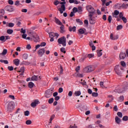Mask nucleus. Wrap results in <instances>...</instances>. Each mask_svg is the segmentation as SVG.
<instances>
[{
	"mask_svg": "<svg viewBox=\"0 0 128 128\" xmlns=\"http://www.w3.org/2000/svg\"><path fill=\"white\" fill-rule=\"evenodd\" d=\"M8 70L12 71L14 70V67L12 66H9L8 67Z\"/></svg>",
	"mask_w": 128,
	"mask_h": 128,
	"instance_id": "obj_51",
	"label": "nucleus"
},
{
	"mask_svg": "<svg viewBox=\"0 0 128 128\" xmlns=\"http://www.w3.org/2000/svg\"><path fill=\"white\" fill-rule=\"evenodd\" d=\"M98 96V92H94L92 93V96H94V98H96Z\"/></svg>",
	"mask_w": 128,
	"mask_h": 128,
	"instance_id": "obj_35",
	"label": "nucleus"
},
{
	"mask_svg": "<svg viewBox=\"0 0 128 128\" xmlns=\"http://www.w3.org/2000/svg\"><path fill=\"white\" fill-rule=\"evenodd\" d=\"M122 120H124V122H128V116H124L122 118Z\"/></svg>",
	"mask_w": 128,
	"mask_h": 128,
	"instance_id": "obj_32",
	"label": "nucleus"
},
{
	"mask_svg": "<svg viewBox=\"0 0 128 128\" xmlns=\"http://www.w3.org/2000/svg\"><path fill=\"white\" fill-rule=\"evenodd\" d=\"M26 48H27V50H30V48H32V46H30V44H28L26 46Z\"/></svg>",
	"mask_w": 128,
	"mask_h": 128,
	"instance_id": "obj_61",
	"label": "nucleus"
},
{
	"mask_svg": "<svg viewBox=\"0 0 128 128\" xmlns=\"http://www.w3.org/2000/svg\"><path fill=\"white\" fill-rule=\"evenodd\" d=\"M94 54H88L87 58H94Z\"/></svg>",
	"mask_w": 128,
	"mask_h": 128,
	"instance_id": "obj_29",
	"label": "nucleus"
},
{
	"mask_svg": "<svg viewBox=\"0 0 128 128\" xmlns=\"http://www.w3.org/2000/svg\"><path fill=\"white\" fill-rule=\"evenodd\" d=\"M48 104H52V102H54V98H51L50 99H49L48 101Z\"/></svg>",
	"mask_w": 128,
	"mask_h": 128,
	"instance_id": "obj_48",
	"label": "nucleus"
},
{
	"mask_svg": "<svg viewBox=\"0 0 128 128\" xmlns=\"http://www.w3.org/2000/svg\"><path fill=\"white\" fill-rule=\"evenodd\" d=\"M117 116H119V118H122V113L121 112H118L117 113Z\"/></svg>",
	"mask_w": 128,
	"mask_h": 128,
	"instance_id": "obj_45",
	"label": "nucleus"
},
{
	"mask_svg": "<svg viewBox=\"0 0 128 128\" xmlns=\"http://www.w3.org/2000/svg\"><path fill=\"white\" fill-rule=\"evenodd\" d=\"M8 98H10L11 100H14V96L9 95Z\"/></svg>",
	"mask_w": 128,
	"mask_h": 128,
	"instance_id": "obj_62",
	"label": "nucleus"
},
{
	"mask_svg": "<svg viewBox=\"0 0 128 128\" xmlns=\"http://www.w3.org/2000/svg\"><path fill=\"white\" fill-rule=\"evenodd\" d=\"M31 80H32L36 81L38 80V76L34 75L32 77Z\"/></svg>",
	"mask_w": 128,
	"mask_h": 128,
	"instance_id": "obj_25",
	"label": "nucleus"
},
{
	"mask_svg": "<svg viewBox=\"0 0 128 128\" xmlns=\"http://www.w3.org/2000/svg\"><path fill=\"white\" fill-rule=\"evenodd\" d=\"M120 64L122 66H126V62L124 61H122L120 62Z\"/></svg>",
	"mask_w": 128,
	"mask_h": 128,
	"instance_id": "obj_56",
	"label": "nucleus"
},
{
	"mask_svg": "<svg viewBox=\"0 0 128 128\" xmlns=\"http://www.w3.org/2000/svg\"><path fill=\"white\" fill-rule=\"evenodd\" d=\"M121 19L122 20H123L124 24H126L128 20H126V17H122V18H121Z\"/></svg>",
	"mask_w": 128,
	"mask_h": 128,
	"instance_id": "obj_37",
	"label": "nucleus"
},
{
	"mask_svg": "<svg viewBox=\"0 0 128 128\" xmlns=\"http://www.w3.org/2000/svg\"><path fill=\"white\" fill-rule=\"evenodd\" d=\"M34 84L32 82H30L28 84V86L30 88H34Z\"/></svg>",
	"mask_w": 128,
	"mask_h": 128,
	"instance_id": "obj_27",
	"label": "nucleus"
},
{
	"mask_svg": "<svg viewBox=\"0 0 128 128\" xmlns=\"http://www.w3.org/2000/svg\"><path fill=\"white\" fill-rule=\"evenodd\" d=\"M13 62L16 66H18V64H20V60L18 58L15 59L13 60Z\"/></svg>",
	"mask_w": 128,
	"mask_h": 128,
	"instance_id": "obj_19",
	"label": "nucleus"
},
{
	"mask_svg": "<svg viewBox=\"0 0 128 128\" xmlns=\"http://www.w3.org/2000/svg\"><path fill=\"white\" fill-rule=\"evenodd\" d=\"M80 70V66H78L76 68L75 70L76 72H78V70Z\"/></svg>",
	"mask_w": 128,
	"mask_h": 128,
	"instance_id": "obj_55",
	"label": "nucleus"
},
{
	"mask_svg": "<svg viewBox=\"0 0 128 128\" xmlns=\"http://www.w3.org/2000/svg\"><path fill=\"white\" fill-rule=\"evenodd\" d=\"M14 26V23H9L8 26H9V28H13Z\"/></svg>",
	"mask_w": 128,
	"mask_h": 128,
	"instance_id": "obj_54",
	"label": "nucleus"
},
{
	"mask_svg": "<svg viewBox=\"0 0 128 128\" xmlns=\"http://www.w3.org/2000/svg\"><path fill=\"white\" fill-rule=\"evenodd\" d=\"M46 42H42L40 45L41 46H46Z\"/></svg>",
	"mask_w": 128,
	"mask_h": 128,
	"instance_id": "obj_63",
	"label": "nucleus"
},
{
	"mask_svg": "<svg viewBox=\"0 0 128 128\" xmlns=\"http://www.w3.org/2000/svg\"><path fill=\"white\" fill-rule=\"evenodd\" d=\"M44 52H46V50H44V48H42L38 51V54L39 56L42 57L44 54Z\"/></svg>",
	"mask_w": 128,
	"mask_h": 128,
	"instance_id": "obj_8",
	"label": "nucleus"
},
{
	"mask_svg": "<svg viewBox=\"0 0 128 128\" xmlns=\"http://www.w3.org/2000/svg\"><path fill=\"white\" fill-rule=\"evenodd\" d=\"M86 128H94V127L92 126V125L90 124V125L88 126Z\"/></svg>",
	"mask_w": 128,
	"mask_h": 128,
	"instance_id": "obj_64",
	"label": "nucleus"
},
{
	"mask_svg": "<svg viewBox=\"0 0 128 128\" xmlns=\"http://www.w3.org/2000/svg\"><path fill=\"white\" fill-rule=\"evenodd\" d=\"M26 124H28V125L32 124V120H27L26 122Z\"/></svg>",
	"mask_w": 128,
	"mask_h": 128,
	"instance_id": "obj_47",
	"label": "nucleus"
},
{
	"mask_svg": "<svg viewBox=\"0 0 128 128\" xmlns=\"http://www.w3.org/2000/svg\"><path fill=\"white\" fill-rule=\"evenodd\" d=\"M55 20V22L56 24H58V26H62V22L58 20V18H56V17L54 18Z\"/></svg>",
	"mask_w": 128,
	"mask_h": 128,
	"instance_id": "obj_16",
	"label": "nucleus"
},
{
	"mask_svg": "<svg viewBox=\"0 0 128 128\" xmlns=\"http://www.w3.org/2000/svg\"><path fill=\"white\" fill-rule=\"evenodd\" d=\"M76 22L79 24H82V20H80V19H76Z\"/></svg>",
	"mask_w": 128,
	"mask_h": 128,
	"instance_id": "obj_33",
	"label": "nucleus"
},
{
	"mask_svg": "<svg viewBox=\"0 0 128 128\" xmlns=\"http://www.w3.org/2000/svg\"><path fill=\"white\" fill-rule=\"evenodd\" d=\"M7 34H12L14 32V30H10V29H8L7 30Z\"/></svg>",
	"mask_w": 128,
	"mask_h": 128,
	"instance_id": "obj_30",
	"label": "nucleus"
},
{
	"mask_svg": "<svg viewBox=\"0 0 128 128\" xmlns=\"http://www.w3.org/2000/svg\"><path fill=\"white\" fill-rule=\"evenodd\" d=\"M120 102H123L124 100V96H121L119 98Z\"/></svg>",
	"mask_w": 128,
	"mask_h": 128,
	"instance_id": "obj_43",
	"label": "nucleus"
},
{
	"mask_svg": "<svg viewBox=\"0 0 128 128\" xmlns=\"http://www.w3.org/2000/svg\"><path fill=\"white\" fill-rule=\"evenodd\" d=\"M102 50H97V54H98V56H102Z\"/></svg>",
	"mask_w": 128,
	"mask_h": 128,
	"instance_id": "obj_22",
	"label": "nucleus"
},
{
	"mask_svg": "<svg viewBox=\"0 0 128 128\" xmlns=\"http://www.w3.org/2000/svg\"><path fill=\"white\" fill-rule=\"evenodd\" d=\"M115 122L116 124H120V118L118 116H116L115 118Z\"/></svg>",
	"mask_w": 128,
	"mask_h": 128,
	"instance_id": "obj_20",
	"label": "nucleus"
},
{
	"mask_svg": "<svg viewBox=\"0 0 128 128\" xmlns=\"http://www.w3.org/2000/svg\"><path fill=\"white\" fill-rule=\"evenodd\" d=\"M4 10L2 9L0 10V14H1V16H4Z\"/></svg>",
	"mask_w": 128,
	"mask_h": 128,
	"instance_id": "obj_41",
	"label": "nucleus"
},
{
	"mask_svg": "<svg viewBox=\"0 0 128 128\" xmlns=\"http://www.w3.org/2000/svg\"><path fill=\"white\" fill-rule=\"evenodd\" d=\"M112 14H115L116 16H118V14H120V12H118V10H115L114 11V13H112Z\"/></svg>",
	"mask_w": 128,
	"mask_h": 128,
	"instance_id": "obj_38",
	"label": "nucleus"
},
{
	"mask_svg": "<svg viewBox=\"0 0 128 128\" xmlns=\"http://www.w3.org/2000/svg\"><path fill=\"white\" fill-rule=\"evenodd\" d=\"M112 16H109L108 18V20L110 24L112 22Z\"/></svg>",
	"mask_w": 128,
	"mask_h": 128,
	"instance_id": "obj_36",
	"label": "nucleus"
},
{
	"mask_svg": "<svg viewBox=\"0 0 128 128\" xmlns=\"http://www.w3.org/2000/svg\"><path fill=\"white\" fill-rule=\"evenodd\" d=\"M14 5L16 6H20V1L19 0H16V2H14Z\"/></svg>",
	"mask_w": 128,
	"mask_h": 128,
	"instance_id": "obj_52",
	"label": "nucleus"
},
{
	"mask_svg": "<svg viewBox=\"0 0 128 128\" xmlns=\"http://www.w3.org/2000/svg\"><path fill=\"white\" fill-rule=\"evenodd\" d=\"M60 2L58 0H55L54 2V6H58V4H60Z\"/></svg>",
	"mask_w": 128,
	"mask_h": 128,
	"instance_id": "obj_40",
	"label": "nucleus"
},
{
	"mask_svg": "<svg viewBox=\"0 0 128 128\" xmlns=\"http://www.w3.org/2000/svg\"><path fill=\"white\" fill-rule=\"evenodd\" d=\"M18 72H24V67H21L20 70L18 71Z\"/></svg>",
	"mask_w": 128,
	"mask_h": 128,
	"instance_id": "obj_34",
	"label": "nucleus"
},
{
	"mask_svg": "<svg viewBox=\"0 0 128 128\" xmlns=\"http://www.w3.org/2000/svg\"><path fill=\"white\" fill-rule=\"evenodd\" d=\"M110 40H118V35H116L114 36V34H111L110 35Z\"/></svg>",
	"mask_w": 128,
	"mask_h": 128,
	"instance_id": "obj_14",
	"label": "nucleus"
},
{
	"mask_svg": "<svg viewBox=\"0 0 128 128\" xmlns=\"http://www.w3.org/2000/svg\"><path fill=\"white\" fill-rule=\"evenodd\" d=\"M86 8L88 12H89L88 16L89 14H96V10H94V7H92V6H86Z\"/></svg>",
	"mask_w": 128,
	"mask_h": 128,
	"instance_id": "obj_4",
	"label": "nucleus"
},
{
	"mask_svg": "<svg viewBox=\"0 0 128 128\" xmlns=\"http://www.w3.org/2000/svg\"><path fill=\"white\" fill-rule=\"evenodd\" d=\"M74 94L76 96H80L82 94V92H80V91H76Z\"/></svg>",
	"mask_w": 128,
	"mask_h": 128,
	"instance_id": "obj_26",
	"label": "nucleus"
},
{
	"mask_svg": "<svg viewBox=\"0 0 128 128\" xmlns=\"http://www.w3.org/2000/svg\"><path fill=\"white\" fill-rule=\"evenodd\" d=\"M38 104H40V101H38V100H36L34 101V102L31 103L30 106L32 108H36V106H38Z\"/></svg>",
	"mask_w": 128,
	"mask_h": 128,
	"instance_id": "obj_9",
	"label": "nucleus"
},
{
	"mask_svg": "<svg viewBox=\"0 0 128 128\" xmlns=\"http://www.w3.org/2000/svg\"><path fill=\"white\" fill-rule=\"evenodd\" d=\"M5 10L7 12H14V7L12 6H7L5 7Z\"/></svg>",
	"mask_w": 128,
	"mask_h": 128,
	"instance_id": "obj_10",
	"label": "nucleus"
},
{
	"mask_svg": "<svg viewBox=\"0 0 128 128\" xmlns=\"http://www.w3.org/2000/svg\"><path fill=\"white\" fill-rule=\"evenodd\" d=\"M22 58L24 60H27L28 59V54H24Z\"/></svg>",
	"mask_w": 128,
	"mask_h": 128,
	"instance_id": "obj_49",
	"label": "nucleus"
},
{
	"mask_svg": "<svg viewBox=\"0 0 128 128\" xmlns=\"http://www.w3.org/2000/svg\"><path fill=\"white\" fill-rule=\"evenodd\" d=\"M60 52H63L64 54H66V48H62L60 49Z\"/></svg>",
	"mask_w": 128,
	"mask_h": 128,
	"instance_id": "obj_44",
	"label": "nucleus"
},
{
	"mask_svg": "<svg viewBox=\"0 0 128 128\" xmlns=\"http://www.w3.org/2000/svg\"><path fill=\"white\" fill-rule=\"evenodd\" d=\"M24 114L26 116H30V111L26 110V111L24 112Z\"/></svg>",
	"mask_w": 128,
	"mask_h": 128,
	"instance_id": "obj_42",
	"label": "nucleus"
},
{
	"mask_svg": "<svg viewBox=\"0 0 128 128\" xmlns=\"http://www.w3.org/2000/svg\"><path fill=\"white\" fill-rule=\"evenodd\" d=\"M100 84L102 88H106V86H104V82H100Z\"/></svg>",
	"mask_w": 128,
	"mask_h": 128,
	"instance_id": "obj_46",
	"label": "nucleus"
},
{
	"mask_svg": "<svg viewBox=\"0 0 128 128\" xmlns=\"http://www.w3.org/2000/svg\"><path fill=\"white\" fill-rule=\"evenodd\" d=\"M66 4V2L65 1H63V2H60V4H62V6H61L60 8H58V10L60 12V14H64V12L66 10V6H64Z\"/></svg>",
	"mask_w": 128,
	"mask_h": 128,
	"instance_id": "obj_6",
	"label": "nucleus"
},
{
	"mask_svg": "<svg viewBox=\"0 0 128 128\" xmlns=\"http://www.w3.org/2000/svg\"><path fill=\"white\" fill-rule=\"evenodd\" d=\"M58 42L59 44H62L63 46H66V38L65 36L61 37L58 40Z\"/></svg>",
	"mask_w": 128,
	"mask_h": 128,
	"instance_id": "obj_2",
	"label": "nucleus"
},
{
	"mask_svg": "<svg viewBox=\"0 0 128 128\" xmlns=\"http://www.w3.org/2000/svg\"><path fill=\"white\" fill-rule=\"evenodd\" d=\"M68 30L70 32H76V26H74L73 27L69 26Z\"/></svg>",
	"mask_w": 128,
	"mask_h": 128,
	"instance_id": "obj_18",
	"label": "nucleus"
},
{
	"mask_svg": "<svg viewBox=\"0 0 128 128\" xmlns=\"http://www.w3.org/2000/svg\"><path fill=\"white\" fill-rule=\"evenodd\" d=\"M78 32L80 34H84V30L82 28L79 29Z\"/></svg>",
	"mask_w": 128,
	"mask_h": 128,
	"instance_id": "obj_28",
	"label": "nucleus"
},
{
	"mask_svg": "<svg viewBox=\"0 0 128 128\" xmlns=\"http://www.w3.org/2000/svg\"><path fill=\"white\" fill-rule=\"evenodd\" d=\"M6 38L4 37V36H1L0 37V40H1L2 42H3V40H4Z\"/></svg>",
	"mask_w": 128,
	"mask_h": 128,
	"instance_id": "obj_59",
	"label": "nucleus"
},
{
	"mask_svg": "<svg viewBox=\"0 0 128 128\" xmlns=\"http://www.w3.org/2000/svg\"><path fill=\"white\" fill-rule=\"evenodd\" d=\"M6 54H8V50L4 49L2 52L0 54H2V56H6Z\"/></svg>",
	"mask_w": 128,
	"mask_h": 128,
	"instance_id": "obj_24",
	"label": "nucleus"
},
{
	"mask_svg": "<svg viewBox=\"0 0 128 128\" xmlns=\"http://www.w3.org/2000/svg\"><path fill=\"white\" fill-rule=\"evenodd\" d=\"M122 24L118 25L116 27L117 30H122Z\"/></svg>",
	"mask_w": 128,
	"mask_h": 128,
	"instance_id": "obj_39",
	"label": "nucleus"
},
{
	"mask_svg": "<svg viewBox=\"0 0 128 128\" xmlns=\"http://www.w3.org/2000/svg\"><path fill=\"white\" fill-rule=\"evenodd\" d=\"M8 4H9L12 5L14 4V1H12V0H8Z\"/></svg>",
	"mask_w": 128,
	"mask_h": 128,
	"instance_id": "obj_58",
	"label": "nucleus"
},
{
	"mask_svg": "<svg viewBox=\"0 0 128 128\" xmlns=\"http://www.w3.org/2000/svg\"><path fill=\"white\" fill-rule=\"evenodd\" d=\"M75 74H76V76H78V78H84V74H80L79 72H76L75 73Z\"/></svg>",
	"mask_w": 128,
	"mask_h": 128,
	"instance_id": "obj_23",
	"label": "nucleus"
},
{
	"mask_svg": "<svg viewBox=\"0 0 128 128\" xmlns=\"http://www.w3.org/2000/svg\"><path fill=\"white\" fill-rule=\"evenodd\" d=\"M64 92V89L62 88H59L58 89L59 94H61V92Z\"/></svg>",
	"mask_w": 128,
	"mask_h": 128,
	"instance_id": "obj_57",
	"label": "nucleus"
},
{
	"mask_svg": "<svg viewBox=\"0 0 128 128\" xmlns=\"http://www.w3.org/2000/svg\"><path fill=\"white\" fill-rule=\"evenodd\" d=\"M114 71L118 76H122V72L120 71V65L115 66Z\"/></svg>",
	"mask_w": 128,
	"mask_h": 128,
	"instance_id": "obj_7",
	"label": "nucleus"
},
{
	"mask_svg": "<svg viewBox=\"0 0 128 128\" xmlns=\"http://www.w3.org/2000/svg\"><path fill=\"white\" fill-rule=\"evenodd\" d=\"M114 7L116 8H118V10H120L122 8V6L120 5V4L117 3L114 5Z\"/></svg>",
	"mask_w": 128,
	"mask_h": 128,
	"instance_id": "obj_21",
	"label": "nucleus"
},
{
	"mask_svg": "<svg viewBox=\"0 0 128 128\" xmlns=\"http://www.w3.org/2000/svg\"><path fill=\"white\" fill-rule=\"evenodd\" d=\"M88 16L90 24H94L98 16L95 14H90L88 15Z\"/></svg>",
	"mask_w": 128,
	"mask_h": 128,
	"instance_id": "obj_1",
	"label": "nucleus"
},
{
	"mask_svg": "<svg viewBox=\"0 0 128 128\" xmlns=\"http://www.w3.org/2000/svg\"><path fill=\"white\" fill-rule=\"evenodd\" d=\"M58 36L60 35L58 33H54L52 32H50L49 33L50 38H54V36H56V38H58Z\"/></svg>",
	"mask_w": 128,
	"mask_h": 128,
	"instance_id": "obj_12",
	"label": "nucleus"
},
{
	"mask_svg": "<svg viewBox=\"0 0 128 128\" xmlns=\"http://www.w3.org/2000/svg\"><path fill=\"white\" fill-rule=\"evenodd\" d=\"M72 11L74 12H78V8L74 7L73 8Z\"/></svg>",
	"mask_w": 128,
	"mask_h": 128,
	"instance_id": "obj_53",
	"label": "nucleus"
},
{
	"mask_svg": "<svg viewBox=\"0 0 128 128\" xmlns=\"http://www.w3.org/2000/svg\"><path fill=\"white\" fill-rule=\"evenodd\" d=\"M0 62H4V64H8V60H0Z\"/></svg>",
	"mask_w": 128,
	"mask_h": 128,
	"instance_id": "obj_31",
	"label": "nucleus"
},
{
	"mask_svg": "<svg viewBox=\"0 0 128 128\" xmlns=\"http://www.w3.org/2000/svg\"><path fill=\"white\" fill-rule=\"evenodd\" d=\"M96 70V68L94 66H88L85 67L84 70V72L86 73H88V72H94Z\"/></svg>",
	"mask_w": 128,
	"mask_h": 128,
	"instance_id": "obj_3",
	"label": "nucleus"
},
{
	"mask_svg": "<svg viewBox=\"0 0 128 128\" xmlns=\"http://www.w3.org/2000/svg\"><path fill=\"white\" fill-rule=\"evenodd\" d=\"M32 40L35 42H40V37L38 36H32Z\"/></svg>",
	"mask_w": 128,
	"mask_h": 128,
	"instance_id": "obj_15",
	"label": "nucleus"
},
{
	"mask_svg": "<svg viewBox=\"0 0 128 128\" xmlns=\"http://www.w3.org/2000/svg\"><path fill=\"white\" fill-rule=\"evenodd\" d=\"M14 108V105L12 101L8 102L7 106V112H10Z\"/></svg>",
	"mask_w": 128,
	"mask_h": 128,
	"instance_id": "obj_5",
	"label": "nucleus"
},
{
	"mask_svg": "<svg viewBox=\"0 0 128 128\" xmlns=\"http://www.w3.org/2000/svg\"><path fill=\"white\" fill-rule=\"evenodd\" d=\"M52 91L50 90H47L45 92V96L46 98H50L52 96Z\"/></svg>",
	"mask_w": 128,
	"mask_h": 128,
	"instance_id": "obj_11",
	"label": "nucleus"
},
{
	"mask_svg": "<svg viewBox=\"0 0 128 128\" xmlns=\"http://www.w3.org/2000/svg\"><path fill=\"white\" fill-rule=\"evenodd\" d=\"M62 72H64V68H62V66H60V74H62Z\"/></svg>",
	"mask_w": 128,
	"mask_h": 128,
	"instance_id": "obj_50",
	"label": "nucleus"
},
{
	"mask_svg": "<svg viewBox=\"0 0 128 128\" xmlns=\"http://www.w3.org/2000/svg\"><path fill=\"white\" fill-rule=\"evenodd\" d=\"M126 56V54L125 52H121L120 54V60H124Z\"/></svg>",
	"mask_w": 128,
	"mask_h": 128,
	"instance_id": "obj_13",
	"label": "nucleus"
},
{
	"mask_svg": "<svg viewBox=\"0 0 128 128\" xmlns=\"http://www.w3.org/2000/svg\"><path fill=\"white\" fill-rule=\"evenodd\" d=\"M126 6L127 4H122V5L121 6V8H126Z\"/></svg>",
	"mask_w": 128,
	"mask_h": 128,
	"instance_id": "obj_60",
	"label": "nucleus"
},
{
	"mask_svg": "<svg viewBox=\"0 0 128 128\" xmlns=\"http://www.w3.org/2000/svg\"><path fill=\"white\" fill-rule=\"evenodd\" d=\"M61 26L60 27V32L61 34H64V32H66V30H64V24L60 25Z\"/></svg>",
	"mask_w": 128,
	"mask_h": 128,
	"instance_id": "obj_17",
	"label": "nucleus"
}]
</instances>
